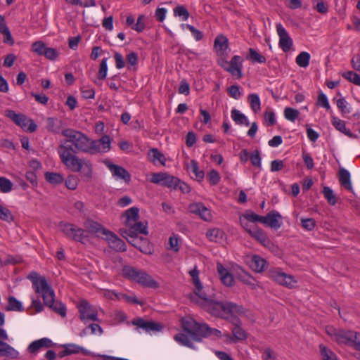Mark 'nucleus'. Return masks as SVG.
<instances>
[{
	"label": "nucleus",
	"mask_w": 360,
	"mask_h": 360,
	"mask_svg": "<svg viewBox=\"0 0 360 360\" xmlns=\"http://www.w3.org/2000/svg\"><path fill=\"white\" fill-rule=\"evenodd\" d=\"M61 134L65 139L60 140L58 150H65V147L67 148H70L73 153L83 152L92 155L97 153L100 150L97 141L90 139L85 134L80 131L68 128L63 129Z\"/></svg>",
	"instance_id": "1"
},
{
	"label": "nucleus",
	"mask_w": 360,
	"mask_h": 360,
	"mask_svg": "<svg viewBox=\"0 0 360 360\" xmlns=\"http://www.w3.org/2000/svg\"><path fill=\"white\" fill-rule=\"evenodd\" d=\"M27 278L31 281L34 292L42 297L44 304L65 317L66 316L65 305L61 302L55 300L54 290L49 285L46 278L36 271H32L27 276Z\"/></svg>",
	"instance_id": "2"
},
{
	"label": "nucleus",
	"mask_w": 360,
	"mask_h": 360,
	"mask_svg": "<svg viewBox=\"0 0 360 360\" xmlns=\"http://www.w3.org/2000/svg\"><path fill=\"white\" fill-rule=\"evenodd\" d=\"M202 308L212 316L229 320L235 314L246 316L248 310L231 302L217 301L215 296L209 302H202Z\"/></svg>",
	"instance_id": "3"
},
{
	"label": "nucleus",
	"mask_w": 360,
	"mask_h": 360,
	"mask_svg": "<svg viewBox=\"0 0 360 360\" xmlns=\"http://www.w3.org/2000/svg\"><path fill=\"white\" fill-rule=\"evenodd\" d=\"M58 153L61 162L68 169L74 172H81L82 176L90 180L92 177L93 167L90 160L81 159L73 153L70 148H65V150H58Z\"/></svg>",
	"instance_id": "4"
},
{
	"label": "nucleus",
	"mask_w": 360,
	"mask_h": 360,
	"mask_svg": "<svg viewBox=\"0 0 360 360\" xmlns=\"http://www.w3.org/2000/svg\"><path fill=\"white\" fill-rule=\"evenodd\" d=\"M183 330L191 335L196 342H201L202 338L214 335L217 338L221 337V332L216 328H210L206 323H199L191 317L181 319Z\"/></svg>",
	"instance_id": "5"
},
{
	"label": "nucleus",
	"mask_w": 360,
	"mask_h": 360,
	"mask_svg": "<svg viewBox=\"0 0 360 360\" xmlns=\"http://www.w3.org/2000/svg\"><path fill=\"white\" fill-rule=\"evenodd\" d=\"M326 332L338 344L347 345L360 351V333L352 330L336 329L332 326H327Z\"/></svg>",
	"instance_id": "6"
},
{
	"label": "nucleus",
	"mask_w": 360,
	"mask_h": 360,
	"mask_svg": "<svg viewBox=\"0 0 360 360\" xmlns=\"http://www.w3.org/2000/svg\"><path fill=\"white\" fill-rule=\"evenodd\" d=\"M189 274L192 277L195 288L193 290L194 294L191 293L188 295V297L191 302L196 303L202 307V302H209L215 296V295L213 292H210L208 287H203L200 281L199 271L196 266L189 272Z\"/></svg>",
	"instance_id": "7"
},
{
	"label": "nucleus",
	"mask_w": 360,
	"mask_h": 360,
	"mask_svg": "<svg viewBox=\"0 0 360 360\" xmlns=\"http://www.w3.org/2000/svg\"><path fill=\"white\" fill-rule=\"evenodd\" d=\"M124 278L134 281L144 287L158 288L159 285L148 274L138 270L129 266H125L122 269Z\"/></svg>",
	"instance_id": "8"
},
{
	"label": "nucleus",
	"mask_w": 360,
	"mask_h": 360,
	"mask_svg": "<svg viewBox=\"0 0 360 360\" xmlns=\"http://www.w3.org/2000/svg\"><path fill=\"white\" fill-rule=\"evenodd\" d=\"M58 226L67 238L84 244L85 239L87 238L84 229L74 224L65 221H60Z\"/></svg>",
	"instance_id": "9"
},
{
	"label": "nucleus",
	"mask_w": 360,
	"mask_h": 360,
	"mask_svg": "<svg viewBox=\"0 0 360 360\" xmlns=\"http://www.w3.org/2000/svg\"><path fill=\"white\" fill-rule=\"evenodd\" d=\"M5 116L10 118L15 124L20 126L24 131L34 132L37 126L32 119H28L26 115L16 113L13 110H6Z\"/></svg>",
	"instance_id": "10"
},
{
	"label": "nucleus",
	"mask_w": 360,
	"mask_h": 360,
	"mask_svg": "<svg viewBox=\"0 0 360 360\" xmlns=\"http://www.w3.org/2000/svg\"><path fill=\"white\" fill-rule=\"evenodd\" d=\"M238 316L235 314L229 320L233 325L231 328L232 336L229 334L226 335V337L234 343L245 340L248 337V333L242 328V322Z\"/></svg>",
	"instance_id": "11"
},
{
	"label": "nucleus",
	"mask_w": 360,
	"mask_h": 360,
	"mask_svg": "<svg viewBox=\"0 0 360 360\" xmlns=\"http://www.w3.org/2000/svg\"><path fill=\"white\" fill-rule=\"evenodd\" d=\"M77 307L79 312V318L82 321H98L97 309L95 307L90 304L88 301L85 300H81Z\"/></svg>",
	"instance_id": "12"
},
{
	"label": "nucleus",
	"mask_w": 360,
	"mask_h": 360,
	"mask_svg": "<svg viewBox=\"0 0 360 360\" xmlns=\"http://www.w3.org/2000/svg\"><path fill=\"white\" fill-rule=\"evenodd\" d=\"M128 229H120L121 235L124 238L138 236L139 234L148 235L147 222L135 221L126 225Z\"/></svg>",
	"instance_id": "13"
},
{
	"label": "nucleus",
	"mask_w": 360,
	"mask_h": 360,
	"mask_svg": "<svg viewBox=\"0 0 360 360\" xmlns=\"http://www.w3.org/2000/svg\"><path fill=\"white\" fill-rule=\"evenodd\" d=\"M150 181L176 190L179 179L165 172H159L152 174Z\"/></svg>",
	"instance_id": "14"
},
{
	"label": "nucleus",
	"mask_w": 360,
	"mask_h": 360,
	"mask_svg": "<svg viewBox=\"0 0 360 360\" xmlns=\"http://www.w3.org/2000/svg\"><path fill=\"white\" fill-rule=\"evenodd\" d=\"M242 62L243 59L240 56H234L229 62L224 61L221 66L224 70L231 73V75L235 76L237 79H240L243 77Z\"/></svg>",
	"instance_id": "15"
},
{
	"label": "nucleus",
	"mask_w": 360,
	"mask_h": 360,
	"mask_svg": "<svg viewBox=\"0 0 360 360\" xmlns=\"http://www.w3.org/2000/svg\"><path fill=\"white\" fill-rule=\"evenodd\" d=\"M250 236L272 252L278 250V246L274 245L268 238L266 233L257 226H255V231L250 233Z\"/></svg>",
	"instance_id": "16"
},
{
	"label": "nucleus",
	"mask_w": 360,
	"mask_h": 360,
	"mask_svg": "<svg viewBox=\"0 0 360 360\" xmlns=\"http://www.w3.org/2000/svg\"><path fill=\"white\" fill-rule=\"evenodd\" d=\"M276 31L279 37V47L284 52L289 51L293 44L292 39L281 23L276 25Z\"/></svg>",
	"instance_id": "17"
},
{
	"label": "nucleus",
	"mask_w": 360,
	"mask_h": 360,
	"mask_svg": "<svg viewBox=\"0 0 360 360\" xmlns=\"http://www.w3.org/2000/svg\"><path fill=\"white\" fill-rule=\"evenodd\" d=\"M105 239L108 242L110 248L117 252H125L127 245L124 240L118 238L110 231H104Z\"/></svg>",
	"instance_id": "18"
},
{
	"label": "nucleus",
	"mask_w": 360,
	"mask_h": 360,
	"mask_svg": "<svg viewBox=\"0 0 360 360\" xmlns=\"http://www.w3.org/2000/svg\"><path fill=\"white\" fill-rule=\"evenodd\" d=\"M271 277L278 284L289 288H293L297 282L292 276L278 270L272 271Z\"/></svg>",
	"instance_id": "19"
},
{
	"label": "nucleus",
	"mask_w": 360,
	"mask_h": 360,
	"mask_svg": "<svg viewBox=\"0 0 360 360\" xmlns=\"http://www.w3.org/2000/svg\"><path fill=\"white\" fill-rule=\"evenodd\" d=\"M189 212L198 215L204 221H209L212 219L211 211L207 208L202 202L191 203L188 206Z\"/></svg>",
	"instance_id": "20"
},
{
	"label": "nucleus",
	"mask_w": 360,
	"mask_h": 360,
	"mask_svg": "<svg viewBox=\"0 0 360 360\" xmlns=\"http://www.w3.org/2000/svg\"><path fill=\"white\" fill-rule=\"evenodd\" d=\"M106 165L116 179H122L125 183L131 181V174L124 167L111 162L107 163Z\"/></svg>",
	"instance_id": "21"
},
{
	"label": "nucleus",
	"mask_w": 360,
	"mask_h": 360,
	"mask_svg": "<svg viewBox=\"0 0 360 360\" xmlns=\"http://www.w3.org/2000/svg\"><path fill=\"white\" fill-rule=\"evenodd\" d=\"M282 218V216L279 212L276 211H271L266 216H262V224L267 225L268 226L278 229L281 226L282 223L279 221V219Z\"/></svg>",
	"instance_id": "22"
},
{
	"label": "nucleus",
	"mask_w": 360,
	"mask_h": 360,
	"mask_svg": "<svg viewBox=\"0 0 360 360\" xmlns=\"http://www.w3.org/2000/svg\"><path fill=\"white\" fill-rule=\"evenodd\" d=\"M54 345L51 340L43 338L31 342L27 347V351L31 354H37L42 348H50Z\"/></svg>",
	"instance_id": "23"
},
{
	"label": "nucleus",
	"mask_w": 360,
	"mask_h": 360,
	"mask_svg": "<svg viewBox=\"0 0 360 360\" xmlns=\"http://www.w3.org/2000/svg\"><path fill=\"white\" fill-rule=\"evenodd\" d=\"M250 267L255 272L260 273L266 267L267 262L261 256L257 255H252L249 262Z\"/></svg>",
	"instance_id": "24"
},
{
	"label": "nucleus",
	"mask_w": 360,
	"mask_h": 360,
	"mask_svg": "<svg viewBox=\"0 0 360 360\" xmlns=\"http://www.w3.org/2000/svg\"><path fill=\"white\" fill-rule=\"evenodd\" d=\"M0 33L3 34V41L10 46H13L15 43L14 39L11 35V33L6 25L5 18L0 15Z\"/></svg>",
	"instance_id": "25"
},
{
	"label": "nucleus",
	"mask_w": 360,
	"mask_h": 360,
	"mask_svg": "<svg viewBox=\"0 0 360 360\" xmlns=\"http://www.w3.org/2000/svg\"><path fill=\"white\" fill-rule=\"evenodd\" d=\"M84 227L86 233H96L98 236H104V231H108L99 223L91 219H88L84 222Z\"/></svg>",
	"instance_id": "26"
},
{
	"label": "nucleus",
	"mask_w": 360,
	"mask_h": 360,
	"mask_svg": "<svg viewBox=\"0 0 360 360\" xmlns=\"http://www.w3.org/2000/svg\"><path fill=\"white\" fill-rule=\"evenodd\" d=\"M331 122H332V124L334 126V127L337 130L343 133L344 134L349 136V138H352V139L358 138L357 135L354 134L353 133H352V131L349 129L346 128L345 121L341 120L338 117H333Z\"/></svg>",
	"instance_id": "27"
},
{
	"label": "nucleus",
	"mask_w": 360,
	"mask_h": 360,
	"mask_svg": "<svg viewBox=\"0 0 360 360\" xmlns=\"http://www.w3.org/2000/svg\"><path fill=\"white\" fill-rule=\"evenodd\" d=\"M339 181L342 186L348 191H352V183L350 180V174L345 168L339 170Z\"/></svg>",
	"instance_id": "28"
},
{
	"label": "nucleus",
	"mask_w": 360,
	"mask_h": 360,
	"mask_svg": "<svg viewBox=\"0 0 360 360\" xmlns=\"http://www.w3.org/2000/svg\"><path fill=\"white\" fill-rule=\"evenodd\" d=\"M62 121L53 117H49L46 120V129L53 134L61 133Z\"/></svg>",
	"instance_id": "29"
},
{
	"label": "nucleus",
	"mask_w": 360,
	"mask_h": 360,
	"mask_svg": "<svg viewBox=\"0 0 360 360\" xmlns=\"http://www.w3.org/2000/svg\"><path fill=\"white\" fill-rule=\"evenodd\" d=\"M19 353L14 348H13L11 345L7 344L6 342L1 343L0 345V356H8L11 358L16 359L18 358Z\"/></svg>",
	"instance_id": "30"
},
{
	"label": "nucleus",
	"mask_w": 360,
	"mask_h": 360,
	"mask_svg": "<svg viewBox=\"0 0 360 360\" xmlns=\"http://www.w3.org/2000/svg\"><path fill=\"white\" fill-rule=\"evenodd\" d=\"M237 278L250 286L252 289H256L257 288L255 279L245 271H242L240 273H238Z\"/></svg>",
	"instance_id": "31"
},
{
	"label": "nucleus",
	"mask_w": 360,
	"mask_h": 360,
	"mask_svg": "<svg viewBox=\"0 0 360 360\" xmlns=\"http://www.w3.org/2000/svg\"><path fill=\"white\" fill-rule=\"evenodd\" d=\"M231 118L238 124L249 126L250 122L247 117L236 109L231 110Z\"/></svg>",
	"instance_id": "32"
},
{
	"label": "nucleus",
	"mask_w": 360,
	"mask_h": 360,
	"mask_svg": "<svg viewBox=\"0 0 360 360\" xmlns=\"http://www.w3.org/2000/svg\"><path fill=\"white\" fill-rule=\"evenodd\" d=\"M5 309L6 311H22L24 308L20 301L13 296H9L8 298V304Z\"/></svg>",
	"instance_id": "33"
},
{
	"label": "nucleus",
	"mask_w": 360,
	"mask_h": 360,
	"mask_svg": "<svg viewBox=\"0 0 360 360\" xmlns=\"http://www.w3.org/2000/svg\"><path fill=\"white\" fill-rule=\"evenodd\" d=\"M139 210L136 207L129 208L125 212L126 221L125 225L131 222H135L139 219Z\"/></svg>",
	"instance_id": "34"
},
{
	"label": "nucleus",
	"mask_w": 360,
	"mask_h": 360,
	"mask_svg": "<svg viewBox=\"0 0 360 360\" xmlns=\"http://www.w3.org/2000/svg\"><path fill=\"white\" fill-rule=\"evenodd\" d=\"M214 46L217 51L224 52L229 46L228 39L223 35L217 36L214 39Z\"/></svg>",
	"instance_id": "35"
},
{
	"label": "nucleus",
	"mask_w": 360,
	"mask_h": 360,
	"mask_svg": "<svg viewBox=\"0 0 360 360\" xmlns=\"http://www.w3.org/2000/svg\"><path fill=\"white\" fill-rule=\"evenodd\" d=\"M223 236V231L217 228L209 229L206 233V236L209 240L216 243L222 239Z\"/></svg>",
	"instance_id": "36"
},
{
	"label": "nucleus",
	"mask_w": 360,
	"mask_h": 360,
	"mask_svg": "<svg viewBox=\"0 0 360 360\" xmlns=\"http://www.w3.org/2000/svg\"><path fill=\"white\" fill-rule=\"evenodd\" d=\"M188 169L191 171L195 176L196 179L200 181L203 179L205 173L202 170H200L198 167V162L195 160H192L190 165L188 166Z\"/></svg>",
	"instance_id": "37"
},
{
	"label": "nucleus",
	"mask_w": 360,
	"mask_h": 360,
	"mask_svg": "<svg viewBox=\"0 0 360 360\" xmlns=\"http://www.w3.org/2000/svg\"><path fill=\"white\" fill-rule=\"evenodd\" d=\"M45 179L47 182L54 185L60 184L63 181V176L56 172H46Z\"/></svg>",
	"instance_id": "38"
},
{
	"label": "nucleus",
	"mask_w": 360,
	"mask_h": 360,
	"mask_svg": "<svg viewBox=\"0 0 360 360\" xmlns=\"http://www.w3.org/2000/svg\"><path fill=\"white\" fill-rule=\"evenodd\" d=\"M323 194L327 202L330 205H335L337 203V197L333 191L328 186H324L323 188Z\"/></svg>",
	"instance_id": "39"
},
{
	"label": "nucleus",
	"mask_w": 360,
	"mask_h": 360,
	"mask_svg": "<svg viewBox=\"0 0 360 360\" xmlns=\"http://www.w3.org/2000/svg\"><path fill=\"white\" fill-rule=\"evenodd\" d=\"M247 59L251 60L253 63H264L266 60L264 56L259 54L252 48L249 49V55L247 56Z\"/></svg>",
	"instance_id": "40"
},
{
	"label": "nucleus",
	"mask_w": 360,
	"mask_h": 360,
	"mask_svg": "<svg viewBox=\"0 0 360 360\" xmlns=\"http://www.w3.org/2000/svg\"><path fill=\"white\" fill-rule=\"evenodd\" d=\"M322 360H338L336 354L323 345H319Z\"/></svg>",
	"instance_id": "41"
},
{
	"label": "nucleus",
	"mask_w": 360,
	"mask_h": 360,
	"mask_svg": "<svg viewBox=\"0 0 360 360\" xmlns=\"http://www.w3.org/2000/svg\"><path fill=\"white\" fill-rule=\"evenodd\" d=\"M311 56L306 51L301 52L295 59L296 63L301 68H307L309 64Z\"/></svg>",
	"instance_id": "42"
},
{
	"label": "nucleus",
	"mask_w": 360,
	"mask_h": 360,
	"mask_svg": "<svg viewBox=\"0 0 360 360\" xmlns=\"http://www.w3.org/2000/svg\"><path fill=\"white\" fill-rule=\"evenodd\" d=\"M174 338L181 345L194 349V345L188 335L184 333H178L174 335Z\"/></svg>",
	"instance_id": "43"
},
{
	"label": "nucleus",
	"mask_w": 360,
	"mask_h": 360,
	"mask_svg": "<svg viewBox=\"0 0 360 360\" xmlns=\"http://www.w3.org/2000/svg\"><path fill=\"white\" fill-rule=\"evenodd\" d=\"M148 155L151 158L152 162H155L158 160L161 165H165L166 158L157 148L151 149L148 153Z\"/></svg>",
	"instance_id": "44"
},
{
	"label": "nucleus",
	"mask_w": 360,
	"mask_h": 360,
	"mask_svg": "<svg viewBox=\"0 0 360 360\" xmlns=\"http://www.w3.org/2000/svg\"><path fill=\"white\" fill-rule=\"evenodd\" d=\"M96 141L98 143L100 148V150L98 153H106L110 149V139L109 136L104 135Z\"/></svg>",
	"instance_id": "45"
},
{
	"label": "nucleus",
	"mask_w": 360,
	"mask_h": 360,
	"mask_svg": "<svg viewBox=\"0 0 360 360\" xmlns=\"http://www.w3.org/2000/svg\"><path fill=\"white\" fill-rule=\"evenodd\" d=\"M342 77L349 82L360 86V75L353 71H347L342 73Z\"/></svg>",
	"instance_id": "46"
},
{
	"label": "nucleus",
	"mask_w": 360,
	"mask_h": 360,
	"mask_svg": "<svg viewBox=\"0 0 360 360\" xmlns=\"http://www.w3.org/2000/svg\"><path fill=\"white\" fill-rule=\"evenodd\" d=\"M248 101L250 102L251 109L255 112H257L260 110V99L257 94H250L248 96Z\"/></svg>",
	"instance_id": "47"
},
{
	"label": "nucleus",
	"mask_w": 360,
	"mask_h": 360,
	"mask_svg": "<svg viewBox=\"0 0 360 360\" xmlns=\"http://www.w3.org/2000/svg\"><path fill=\"white\" fill-rule=\"evenodd\" d=\"M13 188V183L7 178L0 176V191L2 193H8Z\"/></svg>",
	"instance_id": "48"
},
{
	"label": "nucleus",
	"mask_w": 360,
	"mask_h": 360,
	"mask_svg": "<svg viewBox=\"0 0 360 360\" xmlns=\"http://www.w3.org/2000/svg\"><path fill=\"white\" fill-rule=\"evenodd\" d=\"M89 330H91V334H95L96 331L98 332L99 334L103 333L102 328L97 323H91L88 327L85 328L80 333L81 336L86 335L89 333Z\"/></svg>",
	"instance_id": "49"
},
{
	"label": "nucleus",
	"mask_w": 360,
	"mask_h": 360,
	"mask_svg": "<svg viewBox=\"0 0 360 360\" xmlns=\"http://www.w3.org/2000/svg\"><path fill=\"white\" fill-rule=\"evenodd\" d=\"M207 179L211 185H217L220 181L219 172L215 169L210 170L207 174Z\"/></svg>",
	"instance_id": "50"
},
{
	"label": "nucleus",
	"mask_w": 360,
	"mask_h": 360,
	"mask_svg": "<svg viewBox=\"0 0 360 360\" xmlns=\"http://www.w3.org/2000/svg\"><path fill=\"white\" fill-rule=\"evenodd\" d=\"M0 219L3 221L11 222L13 221L14 217L8 208L4 207L0 205Z\"/></svg>",
	"instance_id": "51"
},
{
	"label": "nucleus",
	"mask_w": 360,
	"mask_h": 360,
	"mask_svg": "<svg viewBox=\"0 0 360 360\" xmlns=\"http://www.w3.org/2000/svg\"><path fill=\"white\" fill-rule=\"evenodd\" d=\"M300 112L297 110L287 107L284 110V116L285 119L291 122H294L298 117Z\"/></svg>",
	"instance_id": "52"
},
{
	"label": "nucleus",
	"mask_w": 360,
	"mask_h": 360,
	"mask_svg": "<svg viewBox=\"0 0 360 360\" xmlns=\"http://www.w3.org/2000/svg\"><path fill=\"white\" fill-rule=\"evenodd\" d=\"M46 46L41 41H37L32 44V51L39 56H44V51H46Z\"/></svg>",
	"instance_id": "53"
},
{
	"label": "nucleus",
	"mask_w": 360,
	"mask_h": 360,
	"mask_svg": "<svg viewBox=\"0 0 360 360\" xmlns=\"http://www.w3.org/2000/svg\"><path fill=\"white\" fill-rule=\"evenodd\" d=\"M300 221L302 228L309 231H312L316 224L313 218H302Z\"/></svg>",
	"instance_id": "54"
},
{
	"label": "nucleus",
	"mask_w": 360,
	"mask_h": 360,
	"mask_svg": "<svg viewBox=\"0 0 360 360\" xmlns=\"http://www.w3.org/2000/svg\"><path fill=\"white\" fill-rule=\"evenodd\" d=\"M79 179L75 175H69L65 179L66 187L70 190H75L78 185Z\"/></svg>",
	"instance_id": "55"
},
{
	"label": "nucleus",
	"mask_w": 360,
	"mask_h": 360,
	"mask_svg": "<svg viewBox=\"0 0 360 360\" xmlns=\"http://www.w3.org/2000/svg\"><path fill=\"white\" fill-rule=\"evenodd\" d=\"M174 13L176 16L182 17L184 20H186L189 18V12L184 6H177L174 9Z\"/></svg>",
	"instance_id": "56"
},
{
	"label": "nucleus",
	"mask_w": 360,
	"mask_h": 360,
	"mask_svg": "<svg viewBox=\"0 0 360 360\" xmlns=\"http://www.w3.org/2000/svg\"><path fill=\"white\" fill-rule=\"evenodd\" d=\"M337 106L343 115L351 112L350 108L348 107V103L344 98H340L337 101Z\"/></svg>",
	"instance_id": "57"
},
{
	"label": "nucleus",
	"mask_w": 360,
	"mask_h": 360,
	"mask_svg": "<svg viewBox=\"0 0 360 360\" xmlns=\"http://www.w3.org/2000/svg\"><path fill=\"white\" fill-rule=\"evenodd\" d=\"M107 60L108 58H103L100 64L98 77L101 80H103L106 77L108 71Z\"/></svg>",
	"instance_id": "58"
},
{
	"label": "nucleus",
	"mask_w": 360,
	"mask_h": 360,
	"mask_svg": "<svg viewBox=\"0 0 360 360\" xmlns=\"http://www.w3.org/2000/svg\"><path fill=\"white\" fill-rule=\"evenodd\" d=\"M242 217L249 222L259 221L262 223V216H259L252 212H246Z\"/></svg>",
	"instance_id": "59"
},
{
	"label": "nucleus",
	"mask_w": 360,
	"mask_h": 360,
	"mask_svg": "<svg viewBox=\"0 0 360 360\" xmlns=\"http://www.w3.org/2000/svg\"><path fill=\"white\" fill-rule=\"evenodd\" d=\"M250 160L252 165L261 167V157L258 150H255L251 153Z\"/></svg>",
	"instance_id": "60"
},
{
	"label": "nucleus",
	"mask_w": 360,
	"mask_h": 360,
	"mask_svg": "<svg viewBox=\"0 0 360 360\" xmlns=\"http://www.w3.org/2000/svg\"><path fill=\"white\" fill-rule=\"evenodd\" d=\"M66 348L68 349L69 355L72 354H77L79 352H81L82 353H83L84 354H88V352L85 349H84L83 347H81L78 345H73V344L68 345H66Z\"/></svg>",
	"instance_id": "61"
},
{
	"label": "nucleus",
	"mask_w": 360,
	"mask_h": 360,
	"mask_svg": "<svg viewBox=\"0 0 360 360\" xmlns=\"http://www.w3.org/2000/svg\"><path fill=\"white\" fill-rule=\"evenodd\" d=\"M44 56L49 60H55L58 56V52L56 49L46 47Z\"/></svg>",
	"instance_id": "62"
},
{
	"label": "nucleus",
	"mask_w": 360,
	"mask_h": 360,
	"mask_svg": "<svg viewBox=\"0 0 360 360\" xmlns=\"http://www.w3.org/2000/svg\"><path fill=\"white\" fill-rule=\"evenodd\" d=\"M162 328L161 324L155 323L154 321H146V326L144 330L146 331H160Z\"/></svg>",
	"instance_id": "63"
},
{
	"label": "nucleus",
	"mask_w": 360,
	"mask_h": 360,
	"mask_svg": "<svg viewBox=\"0 0 360 360\" xmlns=\"http://www.w3.org/2000/svg\"><path fill=\"white\" fill-rule=\"evenodd\" d=\"M227 91L229 96L235 99L239 98V97L241 96V93L238 85H232L229 86L227 89Z\"/></svg>",
	"instance_id": "64"
}]
</instances>
